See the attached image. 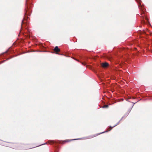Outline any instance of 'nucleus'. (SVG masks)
<instances>
[{
  "instance_id": "f257e3e1",
  "label": "nucleus",
  "mask_w": 152,
  "mask_h": 152,
  "mask_svg": "<svg viewBox=\"0 0 152 152\" xmlns=\"http://www.w3.org/2000/svg\"><path fill=\"white\" fill-rule=\"evenodd\" d=\"M113 127H110V128H109V129H108L106 131V132H102V133H99V134H94V135L93 136V137H95L96 136H98V135H99V134H101L102 133H105V132H108L110 131V130H111L113 128Z\"/></svg>"
},
{
  "instance_id": "f03ea898",
  "label": "nucleus",
  "mask_w": 152,
  "mask_h": 152,
  "mask_svg": "<svg viewBox=\"0 0 152 152\" xmlns=\"http://www.w3.org/2000/svg\"><path fill=\"white\" fill-rule=\"evenodd\" d=\"M54 51L56 53H57L60 51V50L57 46H56L54 49Z\"/></svg>"
},
{
  "instance_id": "7ed1b4c3",
  "label": "nucleus",
  "mask_w": 152,
  "mask_h": 152,
  "mask_svg": "<svg viewBox=\"0 0 152 152\" xmlns=\"http://www.w3.org/2000/svg\"><path fill=\"white\" fill-rule=\"evenodd\" d=\"M109 65L108 64L107 62L102 63L101 64V66L103 68H106Z\"/></svg>"
},
{
  "instance_id": "20e7f679",
  "label": "nucleus",
  "mask_w": 152,
  "mask_h": 152,
  "mask_svg": "<svg viewBox=\"0 0 152 152\" xmlns=\"http://www.w3.org/2000/svg\"><path fill=\"white\" fill-rule=\"evenodd\" d=\"M108 105H104L102 107L103 108H108Z\"/></svg>"
},
{
  "instance_id": "39448f33",
  "label": "nucleus",
  "mask_w": 152,
  "mask_h": 152,
  "mask_svg": "<svg viewBox=\"0 0 152 152\" xmlns=\"http://www.w3.org/2000/svg\"><path fill=\"white\" fill-rule=\"evenodd\" d=\"M72 140H65L64 141L68 142H70V141H71Z\"/></svg>"
},
{
  "instance_id": "423d86ee",
  "label": "nucleus",
  "mask_w": 152,
  "mask_h": 152,
  "mask_svg": "<svg viewBox=\"0 0 152 152\" xmlns=\"http://www.w3.org/2000/svg\"><path fill=\"white\" fill-rule=\"evenodd\" d=\"M50 143L51 144L52 143H54L55 142V141H50Z\"/></svg>"
}]
</instances>
